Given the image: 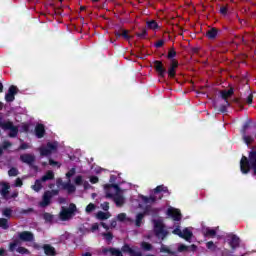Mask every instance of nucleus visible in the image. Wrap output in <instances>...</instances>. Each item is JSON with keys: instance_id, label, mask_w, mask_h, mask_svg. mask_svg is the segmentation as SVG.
<instances>
[{"instance_id": "nucleus-1", "label": "nucleus", "mask_w": 256, "mask_h": 256, "mask_svg": "<svg viewBox=\"0 0 256 256\" xmlns=\"http://www.w3.org/2000/svg\"><path fill=\"white\" fill-rule=\"evenodd\" d=\"M178 67H179V61H177V59L171 60L168 71L163 65V62L161 60L154 61V69L156 73H158L159 77H161L162 79H164L165 75L167 74L170 79H175L177 75Z\"/></svg>"}, {"instance_id": "nucleus-2", "label": "nucleus", "mask_w": 256, "mask_h": 256, "mask_svg": "<svg viewBox=\"0 0 256 256\" xmlns=\"http://www.w3.org/2000/svg\"><path fill=\"white\" fill-rule=\"evenodd\" d=\"M253 171V175H256V148H253L247 156H242L240 160V171L243 175H248Z\"/></svg>"}, {"instance_id": "nucleus-3", "label": "nucleus", "mask_w": 256, "mask_h": 256, "mask_svg": "<svg viewBox=\"0 0 256 256\" xmlns=\"http://www.w3.org/2000/svg\"><path fill=\"white\" fill-rule=\"evenodd\" d=\"M106 198L113 199L116 207L125 205V197L121 195V188L117 184H106L104 186Z\"/></svg>"}, {"instance_id": "nucleus-4", "label": "nucleus", "mask_w": 256, "mask_h": 256, "mask_svg": "<svg viewBox=\"0 0 256 256\" xmlns=\"http://www.w3.org/2000/svg\"><path fill=\"white\" fill-rule=\"evenodd\" d=\"M153 193L154 194H151L150 196H141V199L145 205H153V203H157L158 199H163V194L161 193H169V188H167L165 185H159L153 190Z\"/></svg>"}, {"instance_id": "nucleus-5", "label": "nucleus", "mask_w": 256, "mask_h": 256, "mask_svg": "<svg viewBox=\"0 0 256 256\" xmlns=\"http://www.w3.org/2000/svg\"><path fill=\"white\" fill-rule=\"evenodd\" d=\"M21 241H24V242L35 241V236L30 231L20 232L18 234V239H14L9 244V251H11L13 253V251H15V249H17V246L21 245Z\"/></svg>"}, {"instance_id": "nucleus-6", "label": "nucleus", "mask_w": 256, "mask_h": 256, "mask_svg": "<svg viewBox=\"0 0 256 256\" xmlns=\"http://www.w3.org/2000/svg\"><path fill=\"white\" fill-rule=\"evenodd\" d=\"M75 213H77V205H75V203H70L69 207H61L59 219L60 221H69V219L75 217Z\"/></svg>"}, {"instance_id": "nucleus-7", "label": "nucleus", "mask_w": 256, "mask_h": 256, "mask_svg": "<svg viewBox=\"0 0 256 256\" xmlns=\"http://www.w3.org/2000/svg\"><path fill=\"white\" fill-rule=\"evenodd\" d=\"M154 225V235L157 239H161V241H165V238L169 235V231L165 229V224L163 220H152Z\"/></svg>"}, {"instance_id": "nucleus-8", "label": "nucleus", "mask_w": 256, "mask_h": 256, "mask_svg": "<svg viewBox=\"0 0 256 256\" xmlns=\"http://www.w3.org/2000/svg\"><path fill=\"white\" fill-rule=\"evenodd\" d=\"M55 179V173L53 171L48 170L44 176H42L40 179L35 180L34 185L31 186V189L35 191L36 193H39L41 189H43V184L46 183V181H53Z\"/></svg>"}, {"instance_id": "nucleus-9", "label": "nucleus", "mask_w": 256, "mask_h": 256, "mask_svg": "<svg viewBox=\"0 0 256 256\" xmlns=\"http://www.w3.org/2000/svg\"><path fill=\"white\" fill-rule=\"evenodd\" d=\"M59 195V190H46L42 196V201L39 202V205L43 208L49 207L51 205V199Z\"/></svg>"}, {"instance_id": "nucleus-10", "label": "nucleus", "mask_w": 256, "mask_h": 256, "mask_svg": "<svg viewBox=\"0 0 256 256\" xmlns=\"http://www.w3.org/2000/svg\"><path fill=\"white\" fill-rule=\"evenodd\" d=\"M58 144L57 142H48L46 146L40 147V155L42 157H49L52 153H55L57 151Z\"/></svg>"}, {"instance_id": "nucleus-11", "label": "nucleus", "mask_w": 256, "mask_h": 256, "mask_svg": "<svg viewBox=\"0 0 256 256\" xmlns=\"http://www.w3.org/2000/svg\"><path fill=\"white\" fill-rule=\"evenodd\" d=\"M1 129L4 131H10L8 137L15 139L19 135V127L14 126L13 122L7 121L6 123L1 124Z\"/></svg>"}, {"instance_id": "nucleus-12", "label": "nucleus", "mask_w": 256, "mask_h": 256, "mask_svg": "<svg viewBox=\"0 0 256 256\" xmlns=\"http://www.w3.org/2000/svg\"><path fill=\"white\" fill-rule=\"evenodd\" d=\"M20 161L25 163L34 171H39V166L35 165V155L33 154H22L20 155Z\"/></svg>"}, {"instance_id": "nucleus-13", "label": "nucleus", "mask_w": 256, "mask_h": 256, "mask_svg": "<svg viewBox=\"0 0 256 256\" xmlns=\"http://www.w3.org/2000/svg\"><path fill=\"white\" fill-rule=\"evenodd\" d=\"M17 91V86H10L8 89V93L5 95V101L7 103H13V101H15V95H17Z\"/></svg>"}, {"instance_id": "nucleus-14", "label": "nucleus", "mask_w": 256, "mask_h": 256, "mask_svg": "<svg viewBox=\"0 0 256 256\" xmlns=\"http://www.w3.org/2000/svg\"><path fill=\"white\" fill-rule=\"evenodd\" d=\"M159 208H154L151 205H146L144 208V215L145 216H150V217H159Z\"/></svg>"}, {"instance_id": "nucleus-15", "label": "nucleus", "mask_w": 256, "mask_h": 256, "mask_svg": "<svg viewBox=\"0 0 256 256\" xmlns=\"http://www.w3.org/2000/svg\"><path fill=\"white\" fill-rule=\"evenodd\" d=\"M167 216L172 217L173 221H181V211L175 208H168Z\"/></svg>"}, {"instance_id": "nucleus-16", "label": "nucleus", "mask_w": 256, "mask_h": 256, "mask_svg": "<svg viewBox=\"0 0 256 256\" xmlns=\"http://www.w3.org/2000/svg\"><path fill=\"white\" fill-rule=\"evenodd\" d=\"M102 253L103 255H107L109 253L110 256H123V252L120 249L113 247L103 248Z\"/></svg>"}, {"instance_id": "nucleus-17", "label": "nucleus", "mask_w": 256, "mask_h": 256, "mask_svg": "<svg viewBox=\"0 0 256 256\" xmlns=\"http://www.w3.org/2000/svg\"><path fill=\"white\" fill-rule=\"evenodd\" d=\"M34 131L37 139H43L45 137V125L41 123L37 124Z\"/></svg>"}, {"instance_id": "nucleus-18", "label": "nucleus", "mask_w": 256, "mask_h": 256, "mask_svg": "<svg viewBox=\"0 0 256 256\" xmlns=\"http://www.w3.org/2000/svg\"><path fill=\"white\" fill-rule=\"evenodd\" d=\"M9 189H11V186L8 183L2 184V189L0 191V194L3 197V199H5L6 201H9Z\"/></svg>"}, {"instance_id": "nucleus-19", "label": "nucleus", "mask_w": 256, "mask_h": 256, "mask_svg": "<svg viewBox=\"0 0 256 256\" xmlns=\"http://www.w3.org/2000/svg\"><path fill=\"white\" fill-rule=\"evenodd\" d=\"M234 93H235V91L233 90V88H230V89H228V90H222V91L220 92L221 98H222L225 102L229 101V98H230V97H233V94H234Z\"/></svg>"}, {"instance_id": "nucleus-20", "label": "nucleus", "mask_w": 256, "mask_h": 256, "mask_svg": "<svg viewBox=\"0 0 256 256\" xmlns=\"http://www.w3.org/2000/svg\"><path fill=\"white\" fill-rule=\"evenodd\" d=\"M218 34H219V30L217 28L213 27L206 32V37L208 39H210V41H213V40L217 39Z\"/></svg>"}, {"instance_id": "nucleus-21", "label": "nucleus", "mask_w": 256, "mask_h": 256, "mask_svg": "<svg viewBox=\"0 0 256 256\" xmlns=\"http://www.w3.org/2000/svg\"><path fill=\"white\" fill-rule=\"evenodd\" d=\"M43 249H44V253L45 255L47 256H55L57 255V252L55 251V247L49 245V244H45L43 246Z\"/></svg>"}, {"instance_id": "nucleus-22", "label": "nucleus", "mask_w": 256, "mask_h": 256, "mask_svg": "<svg viewBox=\"0 0 256 256\" xmlns=\"http://www.w3.org/2000/svg\"><path fill=\"white\" fill-rule=\"evenodd\" d=\"M180 238L185 239V241H191L193 239V232L189 228H184Z\"/></svg>"}, {"instance_id": "nucleus-23", "label": "nucleus", "mask_w": 256, "mask_h": 256, "mask_svg": "<svg viewBox=\"0 0 256 256\" xmlns=\"http://www.w3.org/2000/svg\"><path fill=\"white\" fill-rule=\"evenodd\" d=\"M239 243H240L239 237H237V235H233L230 240V247L232 249H237V247H239Z\"/></svg>"}, {"instance_id": "nucleus-24", "label": "nucleus", "mask_w": 256, "mask_h": 256, "mask_svg": "<svg viewBox=\"0 0 256 256\" xmlns=\"http://www.w3.org/2000/svg\"><path fill=\"white\" fill-rule=\"evenodd\" d=\"M62 187H63V189L68 191V193H75V191H77V188L75 187V185H73L71 183H64L62 185Z\"/></svg>"}, {"instance_id": "nucleus-25", "label": "nucleus", "mask_w": 256, "mask_h": 256, "mask_svg": "<svg viewBox=\"0 0 256 256\" xmlns=\"http://www.w3.org/2000/svg\"><path fill=\"white\" fill-rule=\"evenodd\" d=\"M144 217H145V212H140L136 215V220H135L136 227H141V223H143Z\"/></svg>"}, {"instance_id": "nucleus-26", "label": "nucleus", "mask_w": 256, "mask_h": 256, "mask_svg": "<svg viewBox=\"0 0 256 256\" xmlns=\"http://www.w3.org/2000/svg\"><path fill=\"white\" fill-rule=\"evenodd\" d=\"M96 217L100 221H105V220L109 219V217H111V215L109 213H107V212L99 211L97 213Z\"/></svg>"}, {"instance_id": "nucleus-27", "label": "nucleus", "mask_w": 256, "mask_h": 256, "mask_svg": "<svg viewBox=\"0 0 256 256\" xmlns=\"http://www.w3.org/2000/svg\"><path fill=\"white\" fill-rule=\"evenodd\" d=\"M160 253H167L168 255H175V251H172L171 249H169V247H167L165 244L161 245Z\"/></svg>"}, {"instance_id": "nucleus-28", "label": "nucleus", "mask_w": 256, "mask_h": 256, "mask_svg": "<svg viewBox=\"0 0 256 256\" xmlns=\"http://www.w3.org/2000/svg\"><path fill=\"white\" fill-rule=\"evenodd\" d=\"M175 57H177V51H175V48H170L167 54V59H169V61H173Z\"/></svg>"}, {"instance_id": "nucleus-29", "label": "nucleus", "mask_w": 256, "mask_h": 256, "mask_svg": "<svg viewBox=\"0 0 256 256\" xmlns=\"http://www.w3.org/2000/svg\"><path fill=\"white\" fill-rule=\"evenodd\" d=\"M147 27L148 29L155 30V29H159V24L157 23V21L151 20L147 22Z\"/></svg>"}, {"instance_id": "nucleus-30", "label": "nucleus", "mask_w": 256, "mask_h": 256, "mask_svg": "<svg viewBox=\"0 0 256 256\" xmlns=\"http://www.w3.org/2000/svg\"><path fill=\"white\" fill-rule=\"evenodd\" d=\"M0 227L1 229H9V220L7 218H0Z\"/></svg>"}, {"instance_id": "nucleus-31", "label": "nucleus", "mask_w": 256, "mask_h": 256, "mask_svg": "<svg viewBox=\"0 0 256 256\" xmlns=\"http://www.w3.org/2000/svg\"><path fill=\"white\" fill-rule=\"evenodd\" d=\"M17 253H20V255H30L31 252L29 251V249L23 247V246H19L17 249H16Z\"/></svg>"}, {"instance_id": "nucleus-32", "label": "nucleus", "mask_w": 256, "mask_h": 256, "mask_svg": "<svg viewBox=\"0 0 256 256\" xmlns=\"http://www.w3.org/2000/svg\"><path fill=\"white\" fill-rule=\"evenodd\" d=\"M2 215L4 217H7V219H11V216L13 215V210L11 208H5L3 211H2Z\"/></svg>"}, {"instance_id": "nucleus-33", "label": "nucleus", "mask_w": 256, "mask_h": 256, "mask_svg": "<svg viewBox=\"0 0 256 256\" xmlns=\"http://www.w3.org/2000/svg\"><path fill=\"white\" fill-rule=\"evenodd\" d=\"M78 231L82 233V235H87V233H91V229L85 227V224L80 225Z\"/></svg>"}, {"instance_id": "nucleus-34", "label": "nucleus", "mask_w": 256, "mask_h": 256, "mask_svg": "<svg viewBox=\"0 0 256 256\" xmlns=\"http://www.w3.org/2000/svg\"><path fill=\"white\" fill-rule=\"evenodd\" d=\"M122 253H128L130 255V253H133V248L129 246V244H124L121 248Z\"/></svg>"}, {"instance_id": "nucleus-35", "label": "nucleus", "mask_w": 256, "mask_h": 256, "mask_svg": "<svg viewBox=\"0 0 256 256\" xmlns=\"http://www.w3.org/2000/svg\"><path fill=\"white\" fill-rule=\"evenodd\" d=\"M9 177H17L19 175V170L15 167H12L8 170Z\"/></svg>"}, {"instance_id": "nucleus-36", "label": "nucleus", "mask_w": 256, "mask_h": 256, "mask_svg": "<svg viewBox=\"0 0 256 256\" xmlns=\"http://www.w3.org/2000/svg\"><path fill=\"white\" fill-rule=\"evenodd\" d=\"M43 219L46 221V223H51L53 221V214L45 212L43 214Z\"/></svg>"}, {"instance_id": "nucleus-37", "label": "nucleus", "mask_w": 256, "mask_h": 256, "mask_svg": "<svg viewBox=\"0 0 256 256\" xmlns=\"http://www.w3.org/2000/svg\"><path fill=\"white\" fill-rule=\"evenodd\" d=\"M215 235H217V231L215 229H206L205 237H215Z\"/></svg>"}, {"instance_id": "nucleus-38", "label": "nucleus", "mask_w": 256, "mask_h": 256, "mask_svg": "<svg viewBox=\"0 0 256 256\" xmlns=\"http://www.w3.org/2000/svg\"><path fill=\"white\" fill-rule=\"evenodd\" d=\"M231 103L229 101H226L225 104L220 105L219 111L220 113H227V107H230Z\"/></svg>"}, {"instance_id": "nucleus-39", "label": "nucleus", "mask_w": 256, "mask_h": 256, "mask_svg": "<svg viewBox=\"0 0 256 256\" xmlns=\"http://www.w3.org/2000/svg\"><path fill=\"white\" fill-rule=\"evenodd\" d=\"M97 208V206H95V204L93 203H89L87 206H86V213H93V211H95V209Z\"/></svg>"}, {"instance_id": "nucleus-40", "label": "nucleus", "mask_w": 256, "mask_h": 256, "mask_svg": "<svg viewBox=\"0 0 256 256\" xmlns=\"http://www.w3.org/2000/svg\"><path fill=\"white\" fill-rule=\"evenodd\" d=\"M141 247L144 249V251H151V249H153V245H151L149 242H142Z\"/></svg>"}, {"instance_id": "nucleus-41", "label": "nucleus", "mask_w": 256, "mask_h": 256, "mask_svg": "<svg viewBox=\"0 0 256 256\" xmlns=\"http://www.w3.org/2000/svg\"><path fill=\"white\" fill-rule=\"evenodd\" d=\"M147 35H148V33H147V29H142V31L141 32H139V33H136V36H138L139 37V39H147Z\"/></svg>"}, {"instance_id": "nucleus-42", "label": "nucleus", "mask_w": 256, "mask_h": 256, "mask_svg": "<svg viewBox=\"0 0 256 256\" xmlns=\"http://www.w3.org/2000/svg\"><path fill=\"white\" fill-rule=\"evenodd\" d=\"M185 251H189V246H187L185 244H180L178 246V253H183Z\"/></svg>"}, {"instance_id": "nucleus-43", "label": "nucleus", "mask_w": 256, "mask_h": 256, "mask_svg": "<svg viewBox=\"0 0 256 256\" xmlns=\"http://www.w3.org/2000/svg\"><path fill=\"white\" fill-rule=\"evenodd\" d=\"M102 237H105L106 241H113V233L111 232L102 233Z\"/></svg>"}, {"instance_id": "nucleus-44", "label": "nucleus", "mask_w": 256, "mask_h": 256, "mask_svg": "<svg viewBox=\"0 0 256 256\" xmlns=\"http://www.w3.org/2000/svg\"><path fill=\"white\" fill-rule=\"evenodd\" d=\"M122 37L123 39H125L126 41H129V39H131V36L129 35V30H122Z\"/></svg>"}, {"instance_id": "nucleus-45", "label": "nucleus", "mask_w": 256, "mask_h": 256, "mask_svg": "<svg viewBox=\"0 0 256 256\" xmlns=\"http://www.w3.org/2000/svg\"><path fill=\"white\" fill-rule=\"evenodd\" d=\"M75 185H83V176L79 175L74 180Z\"/></svg>"}, {"instance_id": "nucleus-46", "label": "nucleus", "mask_w": 256, "mask_h": 256, "mask_svg": "<svg viewBox=\"0 0 256 256\" xmlns=\"http://www.w3.org/2000/svg\"><path fill=\"white\" fill-rule=\"evenodd\" d=\"M117 219H118V221L123 222L127 219V214L120 213V214L117 215Z\"/></svg>"}, {"instance_id": "nucleus-47", "label": "nucleus", "mask_w": 256, "mask_h": 256, "mask_svg": "<svg viewBox=\"0 0 256 256\" xmlns=\"http://www.w3.org/2000/svg\"><path fill=\"white\" fill-rule=\"evenodd\" d=\"M165 45V40H158L155 44L154 47H156V49H160V47H163Z\"/></svg>"}, {"instance_id": "nucleus-48", "label": "nucleus", "mask_w": 256, "mask_h": 256, "mask_svg": "<svg viewBox=\"0 0 256 256\" xmlns=\"http://www.w3.org/2000/svg\"><path fill=\"white\" fill-rule=\"evenodd\" d=\"M75 173H76L75 168H72V169H70V170L66 173V177H67L68 179H71V177H73V175H75Z\"/></svg>"}, {"instance_id": "nucleus-49", "label": "nucleus", "mask_w": 256, "mask_h": 256, "mask_svg": "<svg viewBox=\"0 0 256 256\" xmlns=\"http://www.w3.org/2000/svg\"><path fill=\"white\" fill-rule=\"evenodd\" d=\"M173 235H178V237H181L183 231H181V228L178 226L172 231Z\"/></svg>"}, {"instance_id": "nucleus-50", "label": "nucleus", "mask_w": 256, "mask_h": 256, "mask_svg": "<svg viewBox=\"0 0 256 256\" xmlns=\"http://www.w3.org/2000/svg\"><path fill=\"white\" fill-rule=\"evenodd\" d=\"M12 143L11 142H9V141H4L3 143H2V149H9V147H12Z\"/></svg>"}, {"instance_id": "nucleus-51", "label": "nucleus", "mask_w": 256, "mask_h": 256, "mask_svg": "<svg viewBox=\"0 0 256 256\" xmlns=\"http://www.w3.org/2000/svg\"><path fill=\"white\" fill-rule=\"evenodd\" d=\"M244 141H245L246 145H251V143L253 141V137H251V136H244Z\"/></svg>"}, {"instance_id": "nucleus-52", "label": "nucleus", "mask_w": 256, "mask_h": 256, "mask_svg": "<svg viewBox=\"0 0 256 256\" xmlns=\"http://www.w3.org/2000/svg\"><path fill=\"white\" fill-rule=\"evenodd\" d=\"M15 187H23V180L21 178L15 180Z\"/></svg>"}, {"instance_id": "nucleus-53", "label": "nucleus", "mask_w": 256, "mask_h": 256, "mask_svg": "<svg viewBox=\"0 0 256 256\" xmlns=\"http://www.w3.org/2000/svg\"><path fill=\"white\" fill-rule=\"evenodd\" d=\"M20 213H21L22 215H27V213H33V208L22 209V210L20 211Z\"/></svg>"}, {"instance_id": "nucleus-54", "label": "nucleus", "mask_w": 256, "mask_h": 256, "mask_svg": "<svg viewBox=\"0 0 256 256\" xmlns=\"http://www.w3.org/2000/svg\"><path fill=\"white\" fill-rule=\"evenodd\" d=\"M227 11H229V8H227V6H222L220 8L221 15H227Z\"/></svg>"}, {"instance_id": "nucleus-55", "label": "nucleus", "mask_w": 256, "mask_h": 256, "mask_svg": "<svg viewBox=\"0 0 256 256\" xmlns=\"http://www.w3.org/2000/svg\"><path fill=\"white\" fill-rule=\"evenodd\" d=\"M98 229H99V224L94 223L90 229V232L95 233V231H98Z\"/></svg>"}, {"instance_id": "nucleus-56", "label": "nucleus", "mask_w": 256, "mask_h": 256, "mask_svg": "<svg viewBox=\"0 0 256 256\" xmlns=\"http://www.w3.org/2000/svg\"><path fill=\"white\" fill-rule=\"evenodd\" d=\"M90 183H92L93 185H95V183H99V177L97 176H92L90 178Z\"/></svg>"}, {"instance_id": "nucleus-57", "label": "nucleus", "mask_w": 256, "mask_h": 256, "mask_svg": "<svg viewBox=\"0 0 256 256\" xmlns=\"http://www.w3.org/2000/svg\"><path fill=\"white\" fill-rule=\"evenodd\" d=\"M19 197V192L14 191L12 194H9V199H17Z\"/></svg>"}, {"instance_id": "nucleus-58", "label": "nucleus", "mask_w": 256, "mask_h": 256, "mask_svg": "<svg viewBox=\"0 0 256 256\" xmlns=\"http://www.w3.org/2000/svg\"><path fill=\"white\" fill-rule=\"evenodd\" d=\"M207 249H215V243L213 241H209L206 243Z\"/></svg>"}, {"instance_id": "nucleus-59", "label": "nucleus", "mask_w": 256, "mask_h": 256, "mask_svg": "<svg viewBox=\"0 0 256 256\" xmlns=\"http://www.w3.org/2000/svg\"><path fill=\"white\" fill-rule=\"evenodd\" d=\"M188 251H192V253H195V251H197V245L192 244L188 246Z\"/></svg>"}, {"instance_id": "nucleus-60", "label": "nucleus", "mask_w": 256, "mask_h": 256, "mask_svg": "<svg viewBox=\"0 0 256 256\" xmlns=\"http://www.w3.org/2000/svg\"><path fill=\"white\" fill-rule=\"evenodd\" d=\"M246 103H248V105H251V103H253V94H249L247 96Z\"/></svg>"}, {"instance_id": "nucleus-61", "label": "nucleus", "mask_w": 256, "mask_h": 256, "mask_svg": "<svg viewBox=\"0 0 256 256\" xmlns=\"http://www.w3.org/2000/svg\"><path fill=\"white\" fill-rule=\"evenodd\" d=\"M19 149L22 150V151H25V149H29V144H27V143H22V144L19 146Z\"/></svg>"}, {"instance_id": "nucleus-62", "label": "nucleus", "mask_w": 256, "mask_h": 256, "mask_svg": "<svg viewBox=\"0 0 256 256\" xmlns=\"http://www.w3.org/2000/svg\"><path fill=\"white\" fill-rule=\"evenodd\" d=\"M130 256H143V254L132 249V252H130Z\"/></svg>"}, {"instance_id": "nucleus-63", "label": "nucleus", "mask_w": 256, "mask_h": 256, "mask_svg": "<svg viewBox=\"0 0 256 256\" xmlns=\"http://www.w3.org/2000/svg\"><path fill=\"white\" fill-rule=\"evenodd\" d=\"M103 211H109V202H104L102 204Z\"/></svg>"}, {"instance_id": "nucleus-64", "label": "nucleus", "mask_w": 256, "mask_h": 256, "mask_svg": "<svg viewBox=\"0 0 256 256\" xmlns=\"http://www.w3.org/2000/svg\"><path fill=\"white\" fill-rule=\"evenodd\" d=\"M22 131H24V133H29V124L22 125Z\"/></svg>"}]
</instances>
